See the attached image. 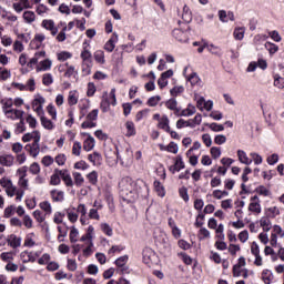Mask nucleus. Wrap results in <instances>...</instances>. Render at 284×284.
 <instances>
[{
	"mask_svg": "<svg viewBox=\"0 0 284 284\" xmlns=\"http://www.w3.org/2000/svg\"><path fill=\"white\" fill-rule=\"evenodd\" d=\"M141 187H145V181L141 179L134 181L130 176H124L119 183L120 194L124 201H134Z\"/></svg>",
	"mask_w": 284,
	"mask_h": 284,
	"instance_id": "nucleus-1",
	"label": "nucleus"
},
{
	"mask_svg": "<svg viewBox=\"0 0 284 284\" xmlns=\"http://www.w3.org/2000/svg\"><path fill=\"white\" fill-rule=\"evenodd\" d=\"M143 264L148 267H152V265H156V252L151 247H145L142 251Z\"/></svg>",
	"mask_w": 284,
	"mask_h": 284,
	"instance_id": "nucleus-2",
	"label": "nucleus"
},
{
	"mask_svg": "<svg viewBox=\"0 0 284 284\" xmlns=\"http://www.w3.org/2000/svg\"><path fill=\"white\" fill-rule=\"evenodd\" d=\"M36 140L32 144H27L24 146V150L29 152V154L33 158L39 156L40 148H39V141H41V133L39 131H34Z\"/></svg>",
	"mask_w": 284,
	"mask_h": 284,
	"instance_id": "nucleus-3",
	"label": "nucleus"
},
{
	"mask_svg": "<svg viewBox=\"0 0 284 284\" xmlns=\"http://www.w3.org/2000/svg\"><path fill=\"white\" fill-rule=\"evenodd\" d=\"M90 42L88 40H84L82 43V51L80 53V59H82V63H93L92 61V52Z\"/></svg>",
	"mask_w": 284,
	"mask_h": 284,
	"instance_id": "nucleus-4",
	"label": "nucleus"
},
{
	"mask_svg": "<svg viewBox=\"0 0 284 284\" xmlns=\"http://www.w3.org/2000/svg\"><path fill=\"white\" fill-rule=\"evenodd\" d=\"M82 136H87V139L83 142V151L84 152H91V150H94L95 141L92 138L90 133H81Z\"/></svg>",
	"mask_w": 284,
	"mask_h": 284,
	"instance_id": "nucleus-5",
	"label": "nucleus"
},
{
	"mask_svg": "<svg viewBox=\"0 0 284 284\" xmlns=\"http://www.w3.org/2000/svg\"><path fill=\"white\" fill-rule=\"evenodd\" d=\"M58 172L60 174V179L63 181L67 187H72V185H74V182L72 181V175H70V171H68V169H62Z\"/></svg>",
	"mask_w": 284,
	"mask_h": 284,
	"instance_id": "nucleus-6",
	"label": "nucleus"
},
{
	"mask_svg": "<svg viewBox=\"0 0 284 284\" xmlns=\"http://www.w3.org/2000/svg\"><path fill=\"white\" fill-rule=\"evenodd\" d=\"M50 196L53 203H63L65 201V193L57 189L50 191Z\"/></svg>",
	"mask_w": 284,
	"mask_h": 284,
	"instance_id": "nucleus-7",
	"label": "nucleus"
},
{
	"mask_svg": "<svg viewBox=\"0 0 284 284\" xmlns=\"http://www.w3.org/2000/svg\"><path fill=\"white\" fill-rule=\"evenodd\" d=\"M0 165L3 168H12L14 165V156L12 154L0 155Z\"/></svg>",
	"mask_w": 284,
	"mask_h": 284,
	"instance_id": "nucleus-8",
	"label": "nucleus"
},
{
	"mask_svg": "<svg viewBox=\"0 0 284 284\" xmlns=\"http://www.w3.org/2000/svg\"><path fill=\"white\" fill-rule=\"evenodd\" d=\"M7 243L9 247L17 250V247H21V237L17 236L16 234H10L7 237Z\"/></svg>",
	"mask_w": 284,
	"mask_h": 284,
	"instance_id": "nucleus-9",
	"label": "nucleus"
},
{
	"mask_svg": "<svg viewBox=\"0 0 284 284\" xmlns=\"http://www.w3.org/2000/svg\"><path fill=\"white\" fill-rule=\"evenodd\" d=\"M4 114L7 116V119H12L14 121V119H23V114L24 112L22 110H18V109H9L8 111H4Z\"/></svg>",
	"mask_w": 284,
	"mask_h": 284,
	"instance_id": "nucleus-10",
	"label": "nucleus"
},
{
	"mask_svg": "<svg viewBox=\"0 0 284 284\" xmlns=\"http://www.w3.org/2000/svg\"><path fill=\"white\" fill-rule=\"evenodd\" d=\"M88 161H90L92 165L99 166L103 162V156L101 155V153L95 151L88 155Z\"/></svg>",
	"mask_w": 284,
	"mask_h": 284,
	"instance_id": "nucleus-11",
	"label": "nucleus"
},
{
	"mask_svg": "<svg viewBox=\"0 0 284 284\" xmlns=\"http://www.w3.org/2000/svg\"><path fill=\"white\" fill-rule=\"evenodd\" d=\"M159 130H163V132H170V118L166 114L161 116V121L158 122Z\"/></svg>",
	"mask_w": 284,
	"mask_h": 284,
	"instance_id": "nucleus-12",
	"label": "nucleus"
},
{
	"mask_svg": "<svg viewBox=\"0 0 284 284\" xmlns=\"http://www.w3.org/2000/svg\"><path fill=\"white\" fill-rule=\"evenodd\" d=\"M165 108H168V110H172L174 114H179V112H181V109L179 108V102L175 98L169 99L165 102Z\"/></svg>",
	"mask_w": 284,
	"mask_h": 284,
	"instance_id": "nucleus-13",
	"label": "nucleus"
},
{
	"mask_svg": "<svg viewBox=\"0 0 284 284\" xmlns=\"http://www.w3.org/2000/svg\"><path fill=\"white\" fill-rule=\"evenodd\" d=\"M67 71L64 72V78L70 79L73 77V79H79V71L74 68V65H70V63H65Z\"/></svg>",
	"mask_w": 284,
	"mask_h": 284,
	"instance_id": "nucleus-14",
	"label": "nucleus"
},
{
	"mask_svg": "<svg viewBox=\"0 0 284 284\" xmlns=\"http://www.w3.org/2000/svg\"><path fill=\"white\" fill-rule=\"evenodd\" d=\"M153 189H154V192L158 194V196H160L161 199L165 196V186L163 185V183H161V181L155 180L153 182Z\"/></svg>",
	"mask_w": 284,
	"mask_h": 284,
	"instance_id": "nucleus-15",
	"label": "nucleus"
},
{
	"mask_svg": "<svg viewBox=\"0 0 284 284\" xmlns=\"http://www.w3.org/2000/svg\"><path fill=\"white\" fill-rule=\"evenodd\" d=\"M20 256L22 258V263H34L37 261V256H34L33 252L23 251Z\"/></svg>",
	"mask_w": 284,
	"mask_h": 284,
	"instance_id": "nucleus-16",
	"label": "nucleus"
},
{
	"mask_svg": "<svg viewBox=\"0 0 284 284\" xmlns=\"http://www.w3.org/2000/svg\"><path fill=\"white\" fill-rule=\"evenodd\" d=\"M271 217H267V215L261 217L260 225L263 230V232H270L272 230V221H270Z\"/></svg>",
	"mask_w": 284,
	"mask_h": 284,
	"instance_id": "nucleus-17",
	"label": "nucleus"
},
{
	"mask_svg": "<svg viewBox=\"0 0 284 284\" xmlns=\"http://www.w3.org/2000/svg\"><path fill=\"white\" fill-rule=\"evenodd\" d=\"M60 169H54L53 174L50 176V185H61Z\"/></svg>",
	"mask_w": 284,
	"mask_h": 284,
	"instance_id": "nucleus-18",
	"label": "nucleus"
},
{
	"mask_svg": "<svg viewBox=\"0 0 284 284\" xmlns=\"http://www.w3.org/2000/svg\"><path fill=\"white\" fill-rule=\"evenodd\" d=\"M182 20L184 23L192 22V10H190V7H187V4H184V7H183Z\"/></svg>",
	"mask_w": 284,
	"mask_h": 284,
	"instance_id": "nucleus-19",
	"label": "nucleus"
},
{
	"mask_svg": "<svg viewBox=\"0 0 284 284\" xmlns=\"http://www.w3.org/2000/svg\"><path fill=\"white\" fill-rule=\"evenodd\" d=\"M237 158H239V161L241 163H243L244 165H252V160H250V158H247V153H245V151L239 150Z\"/></svg>",
	"mask_w": 284,
	"mask_h": 284,
	"instance_id": "nucleus-20",
	"label": "nucleus"
},
{
	"mask_svg": "<svg viewBox=\"0 0 284 284\" xmlns=\"http://www.w3.org/2000/svg\"><path fill=\"white\" fill-rule=\"evenodd\" d=\"M248 212H252V214H255L258 216L261 214V202H250L248 204Z\"/></svg>",
	"mask_w": 284,
	"mask_h": 284,
	"instance_id": "nucleus-21",
	"label": "nucleus"
},
{
	"mask_svg": "<svg viewBox=\"0 0 284 284\" xmlns=\"http://www.w3.org/2000/svg\"><path fill=\"white\" fill-rule=\"evenodd\" d=\"M93 59L100 63V65H103L105 63V52H103V50H97L93 53Z\"/></svg>",
	"mask_w": 284,
	"mask_h": 284,
	"instance_id": "nucleus-22",
	"label": "nucleus"
},
{
	"mask_svg": "<svg viewBox=\"0 0 284 284\" xmlns=\"http://www.w3.org/2000/svg\"><path fill=\"white\" fill-rule=\"evenodd\" d=\"M125 128H126L125 136H136V126L134 125V122L128 121L125 123Z\"/></svg>",
	"mask_w": 284,
	"mask_h": 284,
	"instance_id": "nucleus-23",
	"label": "nucleus"
},
{
	"mask_svg": "<svg viewBox=\"0 0 284 284\" xmlns=\"http://www.w3.org/2000/svg\"><path fill=\"white\" fill-rule=\"evenodd\" d=\"M233 37L236 41H243V39L245 38V28H235L233 31Z\"/></svg>",
	"mask_w": 284,
	"mask_h": 284,
	"instance_id": "nucleus-24",
	"label": "nucleus"
},
{
	"mask_svg": "<svg viewBox=\"0 0 284 284\" xmlns=\"http://www.w3.org/2000/svg\"><path fill=\"white\" fill-rule=\"evenodd\" d=\"M280 214L281 210H278V207L276 206L268 207L265 211V216H267L268 219H276Z\"/></svg>",
	"mask_w": 284,
	"mask_h": 284,
	"instance_id": "nucleus-25",
	"label": "nucleus"
},
{
	"mask_svg": "<svg viewBox=\"0 0 284 284\" xmlns=\"http://www.w3.org/2000/svg\"><path fill=\"white\" fill-rule=\"evenodd\" d=\"M0 103L2 105L3 112H8V110L14 105V100H12V98H4L1 99Z\"/></svg>",
	"mask_w": 284,
	"mask_h": 284,
	"instance_id": "nucleus-26",
	"label": "nucleus"
},
{
	"mask_svg": "<svg viewBox=\"0 0 284 284\" xmlns=\"http://www.w3.org/2000/svg\"><path fill=\"white\" fill-rule=\"evenodd\" d=\"M262 281L265 284H271L272 281H274V274H272V271L270 270H264L262 272Z\"/></svg>",
	"mask_w": 284,
	"mask_h": 284,
	"instance_id": "nucleus-27",
	"label": "nucleus"
},
{
	"mask_svg": "<svg viewBox=\"0 0 284 284\" xmlns=\"http://www.w3.org/2000/svg\"><path fill=\"white\" fill-rule=\"evenodd\" d=\"M40 121H41V125L44 128V130H54V122L51 121L50 119L42 115L40 118Z\"/></svg>",
	"mask_w": 284,
	"mask_h": 284,
	"instance_id": "nucleus-28",
	"label": "nucleus"
},
{
	"mask_svg": "<svg viewBox=\"0 0 284 284\" xmlns=\"http://www.w3.org/2000/svg\"><path fill=\"white\" fill-rule=\"evenodd\" d=\"M241 267H245V257H240L237 260V264L233 266V276L239 277L241 276V273H236V270H241Z\"/></svg>",
	"mask_w": 284,
	"mask_h": 284,
	"instance_id": "nucleus-29",
	"label": "nucleus"
},
{
	"mask_svg": "<svg viewBox=\"0 0 284 284\" xmlns=\"http://www.w3.org/2000/svg\"><path fill=\"white\" fill-rule=\"evenodd\" d=\"M242 181H243V183L241 184V191H240L241 196H243V194H250V191L247 190V186L245 185V183H247V181H250V178L247 176V174H245V173L242 174Z\"/></svg>",
	"mask_w": 284,
	"mask_h": 284,
	"instance_id": "nucleus-30",
	"label": "nucleus"
},
{
	"mask_svg": "<svg viewBox=\"0 0 284 284\" xmlns=\"http://www.w3.org/2000/svg\"><path fill=\"white\" fill-rule=\"evenodd\" d=\"M22 17L26 23H34L37 20V14H34V11H24Z\"/></svg>",
	"mask_w": 284,
	"mask_h": 284,
	"instance_id": "nucleus-31",
	"label": "nucleus"
},
{
	"mask_svg": "<svg viewBox=\"0 0 284 284\" xmlns=\"http://www.w3.org/2000/svg\"><path fill=\"white\" fill-rule=\"evenodd\" d=\"M87 179L91 185H97L99 183V173L97 171H92L87 174Z\"/></svg>",
	"mask_w": 284,
	"mask_h": 284,
	"instance_id": "nucleus-32",
	"label": "nucleus"
},
{
	"mask_svg": "<svg viewBox=\"0 0 284 284\" xmlns=\"http://www.w3.org/2000/svg\"><path fill=\"white\" fill-rule=\"evenodd\" d=\"M116 40H114V37L110 38L105 44H104V50L106 52H114V48H116Z\"/></svg>",
	"mask_w": 284,
	"mask_h": 284,
	"instance_id": "nucleus-33",
	"label": "nucleus"
},
{
	"mask_svg": "<svg viewBox=\"0 0 284 284\" xmlns=\"http://www.w3.org/2000/svg\"><path fill=\"white\" fill-rule=\"evenodd\" d=\"M74 210L77 209L73 207L67 210V216L71 223H77V221H79V214L74 212Z\"/></svg>",
	"mask_w": 284,
	"mask_h": 284,
	"instance_id": "nucleus-34",
	"label": "nucleus"
},
{
	"mask_svg": "<svg viewBox=\"0 0 284 284\" xmlns=\"http://www.w3.org/2000/svg\"><path fill=\"white\" fill-rule=\"evenodd\" d=\"M92 247H94V243L90 241L89 245L84 250H82V256H84V258H90V256L94 254V250H92Z\"/></svg>",
	"mask_w": 284,
	"mask_h": 284,
	"instance_id": "nucleus-35",
	"label": "nucleus"
},
{
	"mask_svg": "<svg viewBox=\"0 0 284 284\" xmlns=\"http://www.w3.org/2000/svg\"><path fill=\"white\" fill-rule=\"evenodd\" d=\"M173 166H175V169H178V172H181V170H185V162L183 161V156L178 155L175 158Z\"/></svg>",
	"mask_w": 284,
	"mask_h": 284,
	"instance_id": "nucleus-36",
	"label": "nucleus"
},
{
	"mask_svg": "<svg viewBox=\"0 0 284 284\" xmlns=\"http://www.w3.org/2000/svg\"><path fill=\"white\" fill-rule=\"evenodd\" d=\"M73 179H74V184L77 185V187H81V185H83V183H85V179H83V175L80 172H74Z\"/></svg>",
	"mask_w": 284,
	"mask_h": 284,
	"instance_id": "nucleus-37",
	"label": "nucleus"
},
{
	"mask_svg": "<svg viewBox=\"0 0 284 284\" xmlns=\"http://www.w3.org/2000/svg\"><path fill=\"white\" fill-rule=\"evenodd\" d=\"M92 234H94V226L90 225L87 233L81 236L80 241H82V243L85 241H92Z\"/></svg>",
	"mask_w": 284,
	"mask_h": 284,
	"instance_id": "nucleus-38",
	"label": "nucleus"
},
{
	"mask_svg": "<svg viewBox=\"0 0 284 284\" xmlns=\"http://www.w3.org/2000/svg\"><path fill=\"white\" fill-rule=\"evenodd\" d=\"M79 103V97H77V91H70L68 97L69 105H77Z\"/></svg>",
	"mask_w": 284,
	"mask_h": 284,
	"instance_id": "nucleus-39",
	"label": "nucleus"
},
{
	"mask_svg": "<svg viewBox=\"0 0 284 284\" xmlns=\"http://www.w3.org/2000/svg\"><path fill=\"white\" fill-rule=\"evenodd\" d=\"M224 231L225 226L223 224H219L217 230H215V236L219 239V241H225V233H223Z\"/></svg>",
	"mask_w": 284,
	"mask_h": 284,
	"instance_id": "nucleus-40",
	"label": "nucleus"
},
{
	"mask_svg": "<svg viewBox=\"0 0 284 284\" xmlns=\"http://www.w3.org/2000/svg\"><path fill=\"white\" fill-rule=\"evenodd\" d=\"M256 194H260V196H270L272 192L265 187L264 185H260L255 189Z\"/></svg>",
	"mask_w": 284,
	"mask_h": 284,
	"instance_id": "nucleus-41",
	"label": "nucleus"
},
{
	"mask_svg": "<svg viewBox=\"0 0 284 284\" xmlns=\"http://www.w3.org/2000/svg\"><path fill=\"white\" fill-rule=\"evenodd\" d=\"M179 196H181L184 203H187L190 201V194H187V187L185 186L180 187Z\"/></svg>",
	"mask_w": 284,
	"mask_h": 284,
	"instance_id": "nucleus-42",
	"label": "nucleus"
},
{
	"mask_svg": "<svg viewBox=\"0 0 284 284\" xmlns=\"http://www.w3.org/2000/svg\"><path fill=\"white\" fill-rule=\"evenodd\" d=\"M12 74L10 73V70L0 67V81H8Z\"/></svg>",
	"mask_w": 284,
	"mask_h": 284,
	"instance_id": "nucleus-43",
	"label": "nucleus"
},
{
	"mask_svg": "<svg viewBox=\"0 0 284 284\" xmlns=\"http://www.w3.org/2000/svg\"><path fill=\"white\" fill-rule=\"evenodd\" d=\"M125 250L123 245H113L109 251L108 254L114 256V254H121Z\"/></svg>",
	"mask_w": 284,
	"mask_h": 284,
	"instance_id": "nucleus-44",
	"label": "nucleus"
},
{
	"mask_svg": "<svg viewBox=\"0 0 284 284\" xmlns=\"http://www.w3.org/2000/svg\"><path fill=\"white\" fill-rule=\"evenodd\" d=\"M183 92H185V88L181 87H173L170 90V94L171 97H173V99H175V97H179V94H183Z\"/></svg>",
	"mask_w": 284,
	"mask_h": 284,
	"instance_id": "nucleus-45",
	"label": "nucleus"
},
{
	"mask_svg": "<svg viewBox=\"0 0 284 284\" xmlns=\"http://www.w3.org/2000/svg\"><path fill=\"white\" fill-rule=\"evenodd\" d=\"M99 119V109H93L91 112L88 113L87 120L92 121L93 123H97V120Z\"/></svg>",
	"mask_w": 284,
	"mask_h": 284,
	"instance_id": "nucleus-46",
	"label": "nucleus"
},
{
	"mask_svg": "<svg viewBox=\"0 0 284 284\" xmlns=\"http://www.w3.org/2000/svg\"><path fill=\"white\" fill-rule=\"evenodd\" d=\"M92 65L93 63H82V75L90 77L92 74Z\"/></svg>",
	"mask_w": 284,
	"mask_h": 284,
	"instance_id": "nucleus-47",
	"label": "nucleus"
},
{
	"mask_svg": "<svg viewBox=\"0 0 284 284\" xmlns=\"http://www.w3.org/2000/svg\"><path fill=\"white\" fill-rule=\"evenodd\" d=\"M100 227L103 234H105L106 236H112V234H114V232L112 231V226H110V224L108 223H102Z\"/></svg>",
	"mask_w": 284,
	"mask_h": 284,
	"instance_id": "nucleus-48",
	"label": "nucleus"
},
{
	"mask_svg": "<svg viewBox=\"0 0 284 284\" xmlns=\"http://www.w3.org/2000/svg\"><path fill=\"white\" fill-rule=\"evenodd\" d=\"M42 83L45 87L52 85L54 83V79L52 78L51 73H44L42 77Z\"/></svg>",
	"mask_w": 284,
	"mask_h": 284,
	"instance_id": "nucleus-49",
	"label": "nucleus"
},
{
	"mask_svg": "<svg viewBox=\"0 0 284 284\" xmlns=\"http://www.w3.org/2000/svg\"><path fill=\"white\" fill-rule=\"evenodd\" d=\"M159 101H161V95L151 97L148 100L146 105H149V108H156V105H159Z\"/></svg>",
	"mask_w": 284,
	"mask_h": 284,
	"instance_id": "nucleus-50",
	"label": "nucleus"
},
{
	"mask_svg": "<svg viewBox=\"0 0 284 284\" xmlns=\"http://www.w3.org/2000/svg\"><path fill=\"white\" fill-rule=\"evenodd\" d=\"M274 85L275 88H280V90H283L284 88V78H282L278 74L274 75Z\"/></svg>",
	"mask_w": 284,
	"mask_h": 284,
	"instance_id": "nucleus-51",
	"label": "nucleus"
},
{
	"mask_svg": "<svg viewBox=\"0 0 284 284\" xmlns=\"http://www.w3.org/2000/svg\"><path fill=\"white\" fill-rule=\"evenodd\" d=\"M69 239L71 243H77V241H79V230H77V227L71 229Z\"/></svg>",
	"mask_w": 284,
	"mask_h": 284,
	"instance_id": "nucleus-52",
	"label": "nucleus"
},
{
	"mask_svg": "<svg viewBox=\"0 0 284 284\" xmlns=\"http://www.w3.org/2000/svg\"><path fill=\"white\" fill-rule=\"evenodd\" d=\"M33 219H36L38 223H43V221H45V214L39 210H36L33 212Z\"/></svg>",
	"mask_w": 284,
	"mask_h": 284,
	"instance_id": "nucleus-53",
	"label": "nucleus"
},
{
	"mask_svg": "<svg viewBox=\"0 0 284 284\" xmlns=\"http://www.w3.org/2000/svg\"><path fill=\"white\" fill-rule=\"evenodd\" d=\"M77 260L68 258L67 270H69V272H77Z\"/></svg>",
	"mask_w": 284,
	"mask_h": 284,
	"instance_id": "nucleus-54",
	"label": "nucleus"
},
{
	"mask_svg": "<svg viewBox=\"0 0 284 284\" xmlns=\"http://www.w3.org/2000/svg\"><path fill=\"white\" fill-rule=\"evenodd\" d=\"M128 255L120 256L115 260L114 264L116 267H125V263H128Z\"/></svg>",
	"mask_w": 284,
	"mask_h": 284,
	"instance_id": "nucleus-55",
	"label": "nucleus"
},
{
	"mask_svg": "<svg viewBox=\"0 0 284 284\" xmlns=\"http://www.w3.org/2000/svg\"><path fill=\"white\" fill-rule=\"evenodd\" d=\"M227 250H229V253L231 254V256H236V252H241V245L230 244Z\"/></svg>",
	"mask_w": 284,
	"mask_h": 284,
	"instance_id": "nucleus-56",
	"label": "nucleus"
},
{
	"mask_svg": "<svg viewBox=\"0 0 284 284\" xmlns=\"http://www.w3.org/2000/svg\"><path fill=\"white\" fill-rule=\"evenodd\" d=\"M209 51L211 52V54H215V57H222L223 51L221 50V48L211 44L209 45Z\"/></svg>",
	"mask_w": 284,
	"mask_h": 284,
	"instance_id": "nucleus-57",
	"label": "nucleus"
},
{
	"mask_svg": "<svg viewBox=\"0 0 284 284\" xmlns=\"http://www.w3.org/2000/svg\"><path fill=\"white\" fill-rule=\"evenodd\" d=\"M82 130H92V128H97V122H92L90 120H85L81 123Z\"/></svg>",
	"mask_w": 284,
	"mask_h": 284,
	"instance_id": "nucleus-58",
	"label": "nucleus"
},
{
	"mask_svg": "<svg viewBox=\"0 0 284 284\" xmlns=\"http://www.w3.org/2000/svg\"><path fill=\"white\" fill-rule=\"evenodd\" d=\"M68 59H72V53L68 51H61L58 53V61H68Z\"/></svg>",
	"mask_w": 284,
	"mask_h": 284,
	"instance_id": "nucleus-59",
	"label": "nucleus"
},
{
	"mask_svg": "<svg viewBox=\"0 0 284 284\" xmlns=\"http://www.w3.org/2000/svg\"><path fill=\"white\" fill-rule=\"evenodd\" d=\"M197 237L200 241H203V239H210L209 230L205 227L200 229V231L197 233Z\"/></svg>",
	"mask_w": 284,
	"mask_h": 284,
	"instance_id": "nucleus-60",
	"label": "nucleus"
},
{
	"mask_svg": "<svg viewBox=\"0 0 284 284\" xmlns=\"http://www.w3.org/2000/svg\"><path fill=\"white\" fill-rule=\"evenodd\" d=\"M17 134H23L26 132V122L23 119L20 120L19 123H17L16 131Z\"/></svg>",
	"mask_w": 284,
	"mask_h": 284,
	"instance_id": "nucleus-61",
	"label": "nucleus"
},
{
	"mask_svg": "<svg viewBox=\"0 0 284 284\" xmlns=\"http://www.w3.org/2000/svg\"><path fill=\"white\" fill-rule=\"evenodd\" d=\"M90 168V164L87 163L85 161L81 160L79 162L74 163V169L75 170H88Z\"/></svg>",
	"mask_w": 284,
	"mask_h": 284,
	"instance_id": "nucleus-62",
	"label": "nucleus"
},
{
	"mask_svg": "<svg viewBox=\"0 0 284 284\" xmlns=\"http://www.w3.org/2000/svg\"><path fill=\"white\" fill-rule=\"evenodd\" d=\"M110 100H108V98H105L104 100L101 101L100 103V108L102 110V112H110Z\"/></svg>",
	"mask_w": 284,
	"mask_h": 284,
	"instance_id": "nucleus-63",
	"label": "nucleus"
},
{
	"mask_svg": "<svg viewBox=\"0 0 284 284\" xmlns=\"http://www.w3.org/2000/svg\"><path fill=\"white\" fill-rule=\"evenodd\" d=\"M173 37H175V39L178 41H183V38L185 37V32H183L182 30L180 29H174L173 32H172Z\"/></svg>",
	"mask_w": 284,
	"mask_h": 284,
	"instance_id": "nucleus-64",
	"label": "nucleus"
}]
</instances>
